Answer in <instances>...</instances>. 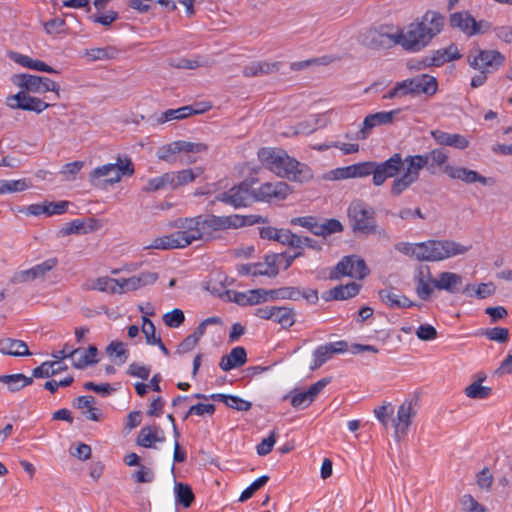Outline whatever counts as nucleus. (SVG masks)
<instances>
[{
  "label": "nucleus",
  "mask_w": 512,
  "mask_h": 512,
  "mask_svg": "<svg viewBox=\"0 0 512 512\" xmlns=\"http://www.w3.org/2000/svg\"><path fill=\"white\" fill-rule=\"evenodd\" d=\"M444 20L440 13L427 11L420 20L409 24L406 31L397 32L399 45L410 52L422 50L442 31Z\"/></svg>",
  "instance_id": "1"
},
{
  "label": "nucleus",
  "mask_w": 512,
  "mask_h": 512,
  "mask_svg": "<svg viewBox=\"0 0 512 512\" xmlns=\"http://www.w3.org/2000/svg\"><path fill=\"white\" fill-rule=\"evenodd\" d=\"M258 157L269 170L280 177L298 182L307 181L312 177L307 165L291 158L282 149L262 148Z\"/></svg>",
  "instance_id": "2"
},
{
  "label": "nucleus",
  "mask_w": 512,
  "mask_h": 512,
  "mask_svg": "<svg viewBox=\"0 0 512 512\" xmlns=\"http://www.w3.org/2000/svg\"><path fill=\"white\" fill-rule=\"evenodd\" d=\"M350 227L356 236L381 235L384 229L378 226L375 209L361 200L352 201L347 210Z\"/></svg>",
  "instance_id": "3"
},
{
  "label": "nucleus",
  "mask_w": 512,
  "mask_h": 512,
  "mask_svg": "<svg viewBox=\"0 0 512 512\" xmlns=\"http://www.w3.org/2000/svg\"><path fill=\"white\" fill-rule=\"evenodd\" d=\"M471 246H464L452 240H428L417 243L416 259L418 261H441L457 255H463Z\"/></svg>",
  "instance_id": "4"
},
{
  "label": "nucleus",
  "mask_w": 512,
  "mask_h": 512,
  "mask_svg": "<svg viewBox=\"0 0 512 512\" xmlns=\"http://www.w3.org/2000/svg\"><path fill=\"white\" fill-rule=\"evenodd\" d=\"M196 225L195 220L180 219L176 222V226L181 230L154 239L148 248L161 250L184 248L201 237Z\"/></svg>",
  "instance_id": "5"
},
{
  "label": "nucleus",
  "mask_w": 512,
  "mask_h": 512,
  "mask_svg": "<svg viewBox=\"0 0 512 512\" xmlns=\"http://www.w3.org/2000/svg\"><path fill=\"white\" fill-rule=\"evenodd\" d=\"M370 274L364 259L357 255L344 256L329 273L330 280H340L342 277L348 276L356 279H364Z\"/></svg>",
  "instance_id": "6"
},
{
  "label": "nucleus",
  "mask_w": 512,
  "mask_h": 512,
  "mask_svg": "<svg viewBox=\"0 0 512 512\" xmlns=\"http://www.w3.org/2000/svg\"><path fill=\"white\" fill-rule=\"evenodd\" d=\"M467 62L475 70L492 73L503 66L505 57L497 50L473 49L467 55Z\"/></svg>",
  "instance_id": "7"
},
{
  "label": "nucleus",
  "mask_w": 512,
  "mask_h": 512,
  "mask_svg": "<svg viewBox=\"0 0 512 512\" xmlns=\"http://www.w3.org/2000/svg\"><path fill=\"white\" fill-rule=\"evenodd\" d=\"M253 182V180H245L228 191L220 192L216 196V200L229 204L234 208L247 207L255 202V189L252 187Z\"/></svg>",
  "instance_id": "8"
},
{
  "label": "nucleus",
  "mask_w": 512,
  "mask_h": 512,
  "mask_svg": "<svg viewBox=\"0 0 512 512\" xmlns=\"http://www.w3.org/2000/svg\"><path fill=\"white\" fill-rule=\"evenodd\" d=\"M12 82L18 87L32 93L54 92L56 98H59L60 86L48 77H42L31 74H15L12 76Z\"/></svg>",
  "instance_id": "9"
},
{
  "label": "nucleus",
  "mask_w": 512,
  "mask_h": 512,
  "mask_svg": "<svg viewBox=\"0 0 512 512\" xmlns=\"http://www.w3.org/2000/svg\"><path fill=\"white\" fill-rule=\"evenodd\" d=\"M291 225H299L306 228L316 236L327 237L334 233H340L344 230L342 223L334 218L325 219L323 222H318L314 216H303L292 218Z\"/></svg>",
  "instance_id": "10"
},
{
  "label": "nucleus",
  "mask_w": 512,
  "mask_h": 512,
  "mask_svg": "<svg viewBox=\"0 0 512 512\" xmlns=\"http://www.w3.org/2000/svg\"><path fill=\"white\" fill-rule=\"evenodd\" d=\"M370 165L373 184L381 186L388 178L398 175L404 166V161L400 153H395L383 162L370 161Z\"/></svg>",
  "instance_id": "11"
},
{
  "label": "nucleus",
  "mask_w": 512,
  "mask_h": 512,
  "mask_svg": "<svg viewBox=\"0 0 512 512\" xmlns=\"http://www.w3.org/2000/svg\"><path fill=\"white\" fill-rule=\"evenodd\" d=\"M207 150L204 143H194L188 141H174L166 144L157 150V156L160 160L173 164L177 161V153H201Z\"/></svg>",
  "instance_id": "12"
},
{
  "label": "nucleus",
  "mask_w": 512,
  "mask_h": 512,
  "mask_svg": "<svg viewBox=\"0 0 512 512\" xmlns=\"http://www.w3.org/2000/svg\"><path fill=\"white\" fill-rule=\"evenodd\" d=\"M363 43L372 49L390 48L399 44L397 33H390L388 27L381 26L368 30L364 37Z\"/></svg>",
  "instance_id": "13"
},
{
  "label": "nucleus",
  "mask_w": 512,
  "mask_h": 512,
  "mask_svg": "<svg viewBox=\"0 0 512 512\" xmlns=\"http://www.w3.org/2000/svg\"><path fill=\"white\" fill-rule=\"evenodd\" d=\"M6 104L11 109H22L36 113H41L50 106L49 103L44 102L40 98L32 97L25 91H19L14 95L8 96Z\"/></svg>",
  "instance_id": "14"
},
{
  "label": "nucleus",
  "mask_w": 512,
  "mask_h": 512,
  "mask_svg": "<svg viewBox=\"0 0 512 512\" xmlns=\"http://www.w3.org/2000/svg\"><path fill=\"white\" fill-rule=\"evenodd\" d=\"M400 111V109H395L367 115L363 121L362 128L356 134V138L359 140H365L375 127L391 124Z\"/></svg>",
  "instance_id": "15"
},
{
  "label": "nucleus",
  "mask_w": 512,
  "mask_h": 512,
  "mask_svg": "<svg viewBox=\"0 0 512 512\" xmlns=\"http://www.w3.org/2000/svg\"><path fill=\"white\" fill-rule=\"evenodd\" d=\"M329 382L330 378H322L311 385L307 390H294L291 393L292 406L298 409L308 407Z\"/></svg>",
  "instance_id": "16"
},
{
  "label": "nucleus",
  "mask_w": 512,
  "mask_h": 512,
  "mask_svg": "<svg viewBox=\"0 0 512 512\" xmlns=\"http://www.w3.org/2000/svg\"><path fill=\"white\" fill-rule=\"evenodd\" d=\"M348 350V343L340 340L333 343H327L315 349L313 356L314 362L310 366L312 371L320 368L324 363L332 358L334 354L343 353Z\"/></svg>",
  "instance_id": "17"
},
{
  "label": "nucleus",
  "mask_w": 512,
  "mask_h": 512,
  "mask_svg": "<svg viewBox=\"0 0 512 512\" xmlns=\"http://www.w3.org/2000/svg\"><path fill=\"white\" fill-rule=\"evenodd\" d=\"M89 180L95 187H104V184H115L120 181L117 164L109 163L97 167L89 174Z\"/></svg>",
  "instance_id": "18"
},
{
  "label": "nucleus",
  "mask_w": 512,
  "mask_h": 512,
  "mask_svg": "<svg viewBox=\"0 0 512 512\" xmlns=\"http://www.w3.org/2000/svg\"><path fill=\"white\" fill-rule=\"evenodd\" d=\"M289 192V186L285 182H267L255 190V201H269L271 198L284 199Z\"/></svg>",
  "instance_id": "19"
},
{
  "label": "nucleus",
  "mask_w": 512,
  "mask_h": 512,
  "mask_svg": "<svg viewBox=\"0 0 512 512\" xmlns=\"http://www.w3.org/2000/svg\"><path fill=\"white\" fill-rule=\"evenodd\" d=\"M370 161L359 162L346 167L336 168L332 171L333 179L363 178L371 175Z\"/></svg>",
  "instance_id": "20"
},
{
  "label": "nucleus",
  "mask_w": 512,
  "mask_h": 512,
  "mask_svg": "<svg viewBox=\"0 0 512 512\" xmlns=\"http://www.w3.org/2000/svg\"><path fill=\"white\" fill-rule=\"evenodd\" d=\"M411 80L413 89L412 96H418L420 94L433 96L438 90L437 79L429 74H420L411 78Z\"/></svg>",
  "instance_id": "21"
},
{
  "label": "nucleus",
  "mask_w": 512,
  "mask_h": 512,
  "mask_svg": "<svg viewBox=\"0 0 512 512\" xmlns=\"http://www.w3.org/2000/svg\"><path fill=\"white\" fill-rule=\"evenodd\" d=\"M443 172L446 173L450 178L459 179L468 184L479 182L482 185H486L488 183V179L486 177L480 175L474 170H470L464 167H453L446 165L443 169Z\"/></svg>",
  "instance_id": "22"
},
{
  "label": "nucleus",
  "mask_w": 512,
  "mask_h": 512,
  "mask_svg": "<svg viewBox=\"0 0 512 512\" xmlns=\"http://www.w3.org/2000/svg\"><path fill=\"white\" fill-rule=\"evenodd\" d=\"M449 23L452 28H457L468 36L477 35L479 30L473 28L475 18L468 11L450 14Z\"/></svg>",
  "instance_id": "23"
},
{
  "label": "nucleus",
  "mask_w": 512,
  "mask_h": 512,
  "mask_svg": "<svg viewBox=\"0 0 512 512\" xmlns=\"http://www.w3.org/2000/svg\"><path fill=\"white\" fill-rule=\"evenodd\" d=\"M211 108L210 105H205L203 108L196 109L191 105L183 106L177 109H168L162 113L158 119L159 123H165L171 120H182L191 115H197L208 111Z\"/></svg>",
  "instance_id": "24"
},
{
  "label": "nucleus",
  "mask_w": 512,
  "mask_h": 512,
  "mask_svg": "<svg viewBox=\"0 0 512 512\" xmlns=\"http://www.w3.org/2000/svg\"><path fill=\"white\" fill-rule=\"evenodd\" d=\"M431 135L439 145L450 146L456 149H465L469 146V141L460 134H450L442 130H433Z\"/></svg>",
  "instance_id": "25"
},
{
  "label": "nucleus",
  "mask_w": 512,
  "mask_h": 512,
  "mask_svg": "<svg viewBox=\"0 0 512 512\" xmlns=\"http://www.w3.org/2000/svg\"><path fill=\"white\" fill-rule=\"evenodd\" d=\"M247 361L246 350L241 347L233 348L229 354L224 355L219 363L220 368L223 371H230L234 368L243 366Z\"/></svg>",
  "instance_id": "26"
},
{
  "label": "nucleus",
  "mask_w": 512,
  "mask_h": 512,
  "mask_svg": "<svg viewBox=\"0 0 512 512\" xmlns=\"http://www.w3.org/2000/svg\"><path fill=\"white\" fill-rule=\"evenodd\" d=\"M280 69L279 62L254 61L243 69L245 77H259L277 72Z\"/></svg>",
  "instance_id": "27"
},
{
  "label": "nucleus",
  "mask_w": 512,
  "mask_h": 512,
  "mask_svg": "<svg viewBox=\"0 0 512 512\" xmlns=\"http://www.w3.org/2000/svg\"><path fill=\"white\" fill-rule=\"evenodd\" d=\"M186 220H195L197 222L196 227L198 228V231L201 234V237L198 240L205 238L204 229H206V228L214 230V231L226 229V217L225 216L209 215L205 218H202L201 216H199L196 218H186Z\"/></svg>",
  "instance_id": "28"
},
{
  "label": "nucleus",
  "mask_w": 512,
  "mask_h": 512,
  "mask_svg": "<svg viewBox=\"0 0 512 512\" xmlns=\"http://www.w3.org/2000/svg\"><path fill=\"white\" fill-rule=\"evenodd\" d=\"M462 284V277L453 272H441L438 279H434L433 285L438 290H445L451 294L458 291Z\"/></svg>",
  "instance_id": "29"
},
{
  "label": "nucleus",
  "mask_w": 512,
  "mask_h": 512,
  "mask_svg": "<svg viewBox=\"0 0 512 512\" xmlns=\"http://www.w3.org/2000/svg\"><path fill=\"white\" fill-rule=\"evenodd\" d=\"M10 57L17 64H19L23 67L29 68V69L47 72L50 74L59 73L57 70H55L53 67L47 65L45 62H43L41 60L32 59L31 57H29L27 55H23V54H20L17 52H12Z\"/></svg>",
  "instance_id": "30"
},
{
  "label": "nucleus",
  "mask_w": 512,
  "mask_h": 512,
  "mask_svg": "<svg viewBox=\"0 0 512 512\" xmlns=\"http://www.w3.org/2000/svg\"><path fill=\"white\" fill-rule=\"evenodd\" d=\"M361 286L355 282L346 285H338L327 292V296H323L326 301L329 300H346L356 296Z\"/></svg>",
  "instance_id": "31"
},
{
  "label": "nucleus",
  "mask_w": 512,
  "mask_h": 512,
  "mask_svg": "<svg viewBox=\"0 0 512 512\" xmlns=\"http://www.w3.org/2000/svg\"><path fill=\"white\" fill-rule=\"evenodd\" d=\"M162 441H164V437L156 426L143 427L136 440L137 444L144 448H151L155 443Z\"/></svg>",
  "instance_id": "32"
},
{
  "label": "nucleus",
  "mask_w": 512,
  "mask_h": 512,
  "mask_svg": "<svg viewBox=\"0 0 512 512\" xmlns=\"http://www.w3.org/2000/svg\"><path fill=\"white\" fill-rule=\"evenodd\" d=\"M0 351L3 354L15 357L30 355L28 346L24 341L11 338L0 341Z\"/></svg>",
  "instance_id": "33"
},
{
  "label": "nucleus",
  "mask_w": 512,
  "mask_h": 512,
  "mask_svg": "<svg viewBox=\"0 0 512 512\" xmlns=\"http://www.w3.org/2000/svg\"><path fill=\"white\" fill-rule=\"evenodd\" d=\"M403 161L407 165L404 175L416 182L419 178L420 170L427 165V157H423V155H409Z\"/></svg>",
  "instance_id": "34"
},
{
  "label": "nucleus",
  "mask_w": 512,
  "mask_h": 512,
  "mask_svg": "<svg viewBox=\"0 0 512 512\" xmlns=\"http://www.w3.org/2000/svg\"><path fill=\"white\" fill-rule=\"evenodd\" d=\"M382 423L383 427L388 430L392 428L394 430V437L397 441L403 438L411 425L410 418H378Z\"/></svg>",
  "instance_id": "35"
},
{
  "label": "nucleus",
  "mask_w": 512,
  "mask_h": 512,
  "mask_svg": "<svg viewBox=\"0 0 512 512\" xmlns=\"http://www.w3.org/2000/svg\"><path fill=\"white\" fill-rule=\"evenodd\" d=\"M73 406L82 410L83 413H89L90 416H100L103 410L96 404L95 397L91 395L79 396L73 401Z\"/></svg>",
  "instance_id": "36"
},
{
  "label": "nucleus",
  "mask_w": 512,
  "mask_h": 512,
  "mask_svg": "<svg viewBox=\"0 0 512 512\" xmlns=\"http://www.w3.org/2000/svg\"><path fill=\"white\" fill-rule=\"evenodd\" d=\"M0 382L6 384L8 389L12 392L19 391L21 388L26 387L33 383V378L27 377L24 374H11L1 375Z\"/></svg>",
  "instance_id": "37"
},
{
  "label": "nucleus",
  "mask_w": 512,
  "mask_h": 512,
  "mask_svg": "<svg viewBox=\"0 0 512 512\" xmlns=\"http://www.w3.org/2000/svg\"><path fill=\"white\" fill-rule=\"evenodd\" d=\"M108 357L117 365H122L126 362L129 351L125 349V345L120 341H112L105 349Z\"/></svg>",
  "instance_id": "38"
},
{
  "label": "nucleus",
  "mask_w": 512,
  "mask_h": 512,
  "mask_svg": "<svg viewBox=\"0 0 512 512\" xmlns=\"http://www.w3.org/2000/svg\"><path fill=\"white\" fill-rule=\"evenodd\" d=\"M175 173H165L159 177L152 178L148 181L147 185L143 188L145 192H156L168 187L173 189V181Z\"/></svg>",
  "instance_id": "39"
},
{
  "label": "nucleus",
  "mask_w": 512,
  "mask_h": 512,
  "mask_svg": "<svg viewBox=\"0 0 512 512\" xmlns=\"http://www.w3.org/2000/svg\"><path fill=\"white\" fill-rule=\"evenodd\" d=\"M176 502L189 508L195 500L194 493L188 484L178 482L174 486Z\"/></svg>",
  "instance_id": "40"
},
{
  "label": "nucleus",
  "mask_w": 512,
  "mask_h": 512,
  "mask_svg": "<svg viewBox=\"0 0 512 512\" xmlns=\"http://www.w3.org/2000/svg\"><path fill=\"white\" fill-rule=\"evenodd\" d=\"M158 279V273L156 272H142L139 275H134L129 278L128 290L135 291L141 287L151 285Z\"/></svg>",
  "instance_id": "41"
},
{
  "label": "nucleus",
  "mask_w": 512,
  "mask_h": 512,
  "mask_svg": "<svg viewBox=\"0 0 512 512\" xmlns=\"http://www.w3.org/2000/svg\"><path fill=\"white\" fill-rule=\"evenodd\" d=\"M423 157H427V169L430 173H436V168L443 166L447 159L448 154L442 149H434L427 154H424Z\"/></svg>",
  "instance_id": "42"
},
{
  "label": "nucleus",
  "mask_w": 512,
  "mask_h": 512,
  "mask_svg": "<svg viewBox=\"0 0 512 512\" xmlns=\"http://www.w3.org/2000/svg\"><path fill=\"white\" fill-rule=\"evenodd\" d=\"M98 354V349L95 345H90L87 350H83L80 352L77 360L74 361L73 365L75 368L83 369L88 365H93L98 363V359L95 357Z\"/></svg>",
  "instance_id": "43"
},
{
  "label": "nucleus",
  "mask_w": 512,
  "mask_h": 512,
  "mask_svg": "<svg viewBox=\"0 0 512 512\" xmlns=\"http://www.w3.org/2000/svg\"><path fill=\"white\" fill-rule=\"evenodd\" d=\"M272 320L279 323L283 328H289L295 322L293 310L288 307H274Z\"/></svg>",
  "instance_id": "44"
},
{
  "label": "nucleus",
  "mask_w": 512,
  "mask_h": 512,
  "mask_svg": "<svg viewBox=\"0 0 512 512\" xmlns=\"http://www.w3.org/2000/svg\"><path fill=\"white\" fill-rule=\"evenodd\" d=\"M61 370L60 363L58 361L43 362L40 366L36 367L32 371V378H47Z\"/></svg>",
  "instance_id": "45"
},
{
  "label": "nucleus",
  "mask_w": 512,
  "mask_h": 512,
  "mask_svg": "<svg viewBox=\"0 0 512 512\" xmlns=\"http://www.w3.org/2000/svg\"><path fill=\"white\" fill-rule=\"evenodd\" d=\"M259 233L263 239L274 240L285 245L286 241H288L287 237L289 230L276 229L273 227H262L260 228Z\"/></svg>",
  "instance_id": "46"
},
{
  "label": "nucleus",
  "mask_w": 512,
  "mask_h": 512,
  "mask_svg": "<svg viewBox=\"0 0 512 512\" xmlns=\"http://www.w3.org/2000/svg\"><path fill=\"white\" fill-rule=\"evenodd\" d=\"M202 173L200 168L195 170L193 169H184L175 174V178L173 181V189L188 184L195 180V178Z\"/></svg>",
  "instance_id": "47"
},
{
  "label": "nucleus",
  "mask_w": 512,
  "mask_h": 512,
  "mask_svg": "<svg viewBox=\"0 0 512 512\" xmlns=\"http://www.w3.org/2000/svg\"><path fill=\"white\" fill-rule=\"evenodd\" d=\"M491 393V388L482 386L479 382H473L465 388V395L472 399H485Z\"/></svg>",
  "instance_id": "48"
},
{
  "label": "nucleus",
  "mask_w": 512,
  "mask_h": 512,
  "mask_svg": "<svg viewBox=\"0 0 512 512\" xmlns=\"http://www.w3.org/2000/svg\"><path fill=\"white\" fill-rule=\"evenodd\" d=\"M269 481V476L262 475L259 478L255 479L247 488H245L240 497L239 501L244 502L248 499H250L253 494L259 490L261 487H263L267 482Z\"/></svg>",
  "instance_id": "49"
},
{
  "label": "nucleus",
  "mask_w": 512,
  "mask_h": 512,
  "mask_svg": "<svg viewBox=\"0 0 512 512\" xmlns=\"http://www.w3.org/2000/svg\"><path fill=\"white\" fill-rule=\"evenodd\" d=\"M94 230V226H90L89 231ZM88 230L85 229V223L83 220L75 219L69 223H67L65 226H63L60 229V234L62 236H67L70 234H80V233H87Z\"/></svg>",
  "instance_id": "50"
},
{
  "label": "nucleus",
  "mask_w": 512,
  "mask_h": 512,
  "mask_svg": "<svg viewBox=\"0 0 512 512\" xmlns=\"http://www.w3.org/2000/svg\"><path fill=\"white\" fill-rule=\"evenodd\" d=\"M277 441V432L271 431L269 435L261 440L256 446V452L259 456H266L269 454Z\"/></svg>",
  "instance_id": "51"
},
{
  "label": "nucleus",
  "mask_w": 512,
  "mask_h": 512,
  "mask_svg": "<svg viewBox=\"0 0 512 512\" xmlns=\"http://www.w3.org/2000/svg\"><path fill=\"white\" fill-rule=\"evenodd\" d=\"M163 321L166 326L177 328L185 321V315L181 309L175 308L163 315Z\"/></svg>",
  "instance_id": "52"
},
{
  "label": "nucleus",
  "mask_w": 512,
  "mask_h": 512,
  "mask_svg": "<svg viewBox=\"0 0 512 512\" xmlns=\"http://www.w3.org/2000/svg\"><path fill=\"white\" fill-rule=\"evenodd\" d=\"M142 322L141 330L145 335L147 344L154 345L157 341V338L159 337L156 336V328L154 323L147 316L142 317Z\"/></svg>",
  "instance_id": "53"
},
{
  "label": "nucleus",
  "mask_w": 512,
  "mask_h": 512,
  "mask_svg": "<svg viewBox=\"0 0 512 512\" xmlns=\"http://www.w3.org/2000/svg\"><path fill=\"white\" fill-rule=\"evenodd\" d=\"M28 188L26 181L23 180H12V181H1L0 194L13 193L23 191Z\"/></svg>",
  "instance_id": "54"
},
{
  "label": "nucleus",
  "mask_w": 512,
  "mask_h": 512,
  "mask_svg": "<svg viewBox=\"0 0 512 512\" xmlns=\"http://www.w3.org/2000/svg\"><path fill=\"white\" fill-rule=\"evenodd\" d=\"M483 334L486 335L489 340L497 341L499 343H505L509 339V331L507 328L503 327L486 329Z\"/></svg>",
  "instance_id": "55"
},
{
  "label": "nucleus",
  "mask_w": 512,
  "mask_h": 512,
  "mask_svg": "<svg viewBox=\"0 0 512 512\" xmlns=\"http://www.w3.org/2000/svg\"><path fill=\"white\" fill-rule=\"evenodd\" d=\"M216 411V407L214 404H204V403H197L195 405H191L184 416H201L203 414H214Z\"/></svg>",
  "instance_id": "56"
},
{
  "label": "nucleus",
  "mask_w": 512,
  "mask_h": 512,
  "mask_svg": "<svg viewBox=\"0 0 512 512\" xmlns=\"http://www.w3.org/2000/svg\"><path fill=\"white\" fill-rule=\"evenodd\" d=\"M414 181L405 176L404 174L401 177L396 178L391 185V194L393 196L401 195L406 189H408Z\"/></svg>",
  "instance_id": "57"
},
{
  "label": "nucleus",
  "mask_w": 512,
  "mask_h": 512,
  "mask_svg": "<svg viewBox=\"0 0 512 512\" xmlns=\"http://www.w3.org/2000/svg\"><path fill=\"white\" fill-rule=\"evenodd\" d=\"M445 58H446V56L444 53V49H439V50L434 51L431 56H426L422 60V62L425 67H429V66L440 67L444 63H446Z\"/></svg>",
  "instance_id": "58"
},
{
  "label": "nucleus",
  "mask_w": 512,
  "mask_h": 512,
  "mask_svg": "<svg viewBox=\"0 0 512 512\" xmlns=\"http://www.w3.org/2000/svg\"><path fill=\"white\" fill-rule=\"evenodd\" d=\"M227 407L237 411L245 412L251 408V403L238 396L228 395L226 404Z\"/></svg>",
  "instance_id": "59"
},
{
  "label": "nucleus",
  "mask_w": 512,
  "mask_h": 512,
  "mask_svg": "<svg viewBox=\"0 0 512 512\" xmlns=\"http://www.w3.org/2000/svg\"><path fill=\"white\" fill-rule=\"evenodd\" d=\"M35 279H37L35 271L33 270V268H30L27 270L15 272L11 277L10 282L13 284H22L33 281Z\"/></svg>",
  "instance_id": "60"
},
{
  "label": "nucleus",
  "mask_w": 512,
  "mask_h": 512,
  "mask_svg": "<svg viewBox=\"0 0 512 512\" xmlns=\"http://www.w3.org/2000/svg\"><path fill=\"white\" fill-rule=\"evenodd\" d=\"M91 289L99 290L101 292L110 291L111 293H117V289L115 285H113V278L109 277H99L91 286Z\"/></svg>",
  "instance_id": "61"
},
{
  "label": "nucleus",
  "mask_w": 512,
  "mask_h": 512,
  "mask_svg": "<svg viewBox=\"0 0 512 512\" xmlns=\"http://www.w3.org/2000/svg\"><path fill=\"white\" fill-rule=\"evenodd\" d=\"M417 337L422 341H431L437 338V330L430 324L420 325L416 330Z\"/></svg>",
  "instance_id": "62"
},
{
  "label": "nucleus",
  "mask_w": 512,
  "mask_h": 512,
  "mask_svg": "<svg viewBox=\"0 0 512 512\" xmlns=\"http://www.w3.org/2000/svg\"><path fill=\"white\" fill-rule=\"evenodd\" d=\"M132 478L137 483H150L154 479V473L152 469L140 465L139 469L132 474Z\"/></svg>",
  "instance_id": "63"
},
{
  "label": "nucleus",
  "mask_w": 512,
  "mask_h": 512,
  "mask_svg": "<svg viewBox=\"0 0 512 512\" xmlns=\"http://www.w3.org/2000/svg\"><path fill=\"white\" fill-rule=\"evenodd\" d=\"M461 503L464 510L468 512H486V508L479 504L471 495H464Z\"/></svg>",
  "instance_id": "64"
}]
</instances>
